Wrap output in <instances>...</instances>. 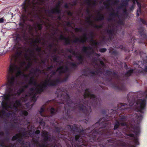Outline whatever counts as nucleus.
<instances>
[{"instance_id":"nucleus-1","label":"nucleus","mask_w":147,"mask_h":147,"mask_svg":"<svg viewBox=\"0 0 147 147\" xmlns=\"http://www.w3.org/2000/svg\"><path fill=\"white\" fill-rule=\"evenodd\" d=\"M29 62L27 66L25 62L21 63L20 66H18L14 64H11L7 69V81L8 94L4 96V99L7 101L11 98H15L16 96L19 95L24 90L25 88L27 86L22 87L16 91L15 85L18 83L17 79L18 78H23L29 80L30 84H33L34 88L32 89L35 92L39 93L42 92L47 85L55 86L57 83L56 80H46L39 84L34 80V75L30 73L29 74L26 75L22 72V71L27 70L31 65Z\"/></svg>"},{"instance_id":"nucleus-22","label":"nucleus","mask_w":147,"mask_h":147,"mask_svg":"<svg viewBox=\"0 0 147 147\" xmlns=\"http://www.w3.org/2000/svg\"><path fill=\"white\" fill-rule=\"evenodd\" d=\"M137 4H138V6L139 7V8H138V10H137V14L138 15H139V13H138V12H140V6L139 5V3H138V2H137Z\"/></svg>"},{"instance_id":"nucleus-2","label":"nucleus","mask_w":147,"mask_h":147,"mask_svg":"<svg viewBox=\"0 0 147 147\" xmlns=\"http://www.w3.org/2000/svg\"><path fill=\"white\" fill-rule=\"evenodd\" d=\"M2 105L3 109L1 111L0 110V117H2L3 115L5 114V111H8L9 110V109L12 110H14L16 111H17V113H20L21 115L26 116L28 114V113L23 109L22 106L21 105L20 102L18 101H16L15 103L13 105L7 102L3 101Z\"/></svg>"},{"instance_id":"nucleus-4","label":"nucleus","mask_w":147,"mask_h":147,"mask_svg":"<svg viewBox=\"0 0 147 147\" xmlns=\"http://www.w3.org/2000/svg\"><path fill=\"white\" fill-rule=\"evenodd\" d=\"M84 97L85 98L87 97L90 98V100H93V101L95 100L96 99L95 96L92 94L88 89H86L85 90L84 94Z\"/></svg>"},{"instance_id":"nucleus-11","label":"nucleus","mask_w":147,"mask_h":147,"mask_svg":"<svg viewBox=\"0 0 147 147\" xmlns=\"http://www.w3.org/2000/svg\"><path fill=\"white\" fill-rule=\"evenodd\" d=\"M86 38L85 36H84L83 38H82L80 39L77 38L76 39V40L75 41L76 42H84L86 41Z\"/></svg>"},{"instance_id":"nucleus-33","label":"nucleus","mask_w":147,"mask_h":147,"mask_svg":"<svg viewBox=\"0 0 147 147\" xmlns=\"http://www.w3.org/2000/svg\"><path fill=\"white\" fill-rule=\"evenodd\" d=\"M60 38L61 39H64V38L63 36H61L60 37Z\"/></svg>"},{"instance_id":"nucleus-10","label":"nucleus","mask_w":147,"mask_h":147,"mask_svg":"<svg viewBox=\"0 0 147 147\" xmlns=\"http://www.w3.org/2000/svg\"><path fill=\"white\" fill-rule=\"evenodd\" d=\"M132 104H131V103L130 104L129 106L127 105L122 104L121 107V109H127L130 107L132 108Z\"/></svg>"},{"instance_id":"nucleus-7","label":"nucleus","mask_w":147,"mask_h":147,"mask_svg":"<svg viewBox=\"0 0 147 147\" xmlns=\"http://www.w3.org/2000/svg\"><path fill=\"white\" fill-rule=\"evenodd\" d=\"M42 136L44 137L45 140H48L49 138L48 133L45 131H43L42 132Z\"/></svg>"},{"instance_id":"nucleus-34","label":"nucleus","mask_w":147,"mask_h":147,"mask_svg":"<svg viewBox=\"0 0 147 147\" xmlns=\"http://www.w3.org/2000/svg\"><path fill=\"white\" fill-rule=\"evenodd\" d=\"M94 45H97V43L96 42H95V41H94Z\"/></svg>"},{"instance_id":"nucleus-14","label":"nucleus","mask_w":147,"mask_h":147,"mask_svg":"<svg viewBox=\"0 0 147 147\" xmlns=\"http://www.w3.org/2000/svg\"><path fill=\"white\" fill-rule=\"evenodd\" d=\"M130 136H131L132 137H133L134 138V142H135V143L136 144L138 145L139 144L138 142V138L137 137H134V134H130Z\"/></svg>"},{"instance_id":"nucleus-17","label":"nucleus","mask_w":147,"mask_h":147,"mask_svg":"<svg viewBox=\"0 0 147 147\" xmlns=\"http://www.w3.org/2000/svg\"><path fill=\"white\" fill-rule=\"evenodd\" d=\"M30 1L29 0V1H28V3H27V2H26V1L25 3H24V6H23V7L25 9V10L26 9V5H28V6H29L30 5Z\"/></svg>"},{"instance_id":"nucleus-3","label":"nucleus","mask_w":147,"mask_h":147,"mask_svg":"<svg viewBox=\"0 0 147 147\" xmlns=\"http://www.w3.org/2000/svg\"><path fill=\"white\" fill-rule=\"evenodd\" d=\"M136 104V107L137 110L140 113H144L146 106V99L138 100Z\"/></svg>"},{"instance_id":"nucleus-36","label":"nucleus","mask_w":147,"mask_h":147,"mask_svg":"<svg viewBox=\"0 0 147 147\" xmlns=\"http://www.w3.org/2000/svg\"><path fill=\"white\" fill-rule=\"evenodd\" d=\"M26 107H27V108H26V109H28V106H27V105H26Z\"/></svg>"},{"instance_id":"nucleus-25","label":"nucleus","mask_w":147,"mask_h":147,"mask_svg":"<svg viewBox=\"0 0 147 147\" xmlns=\"http://www.w3.org/2000/svg\"><path fill=\"white\" fill-rule=\"evenodd\" d=\"M55 110L53 108H51L50 110L51 112V113L53 114L55 112Z\"/></svg>"},{"instance_id":"nucleus-42","label":"nucleus","mask_w":147,"mask_h":147,"mask_svg":"<svg viewBox=\"0 0 147 147\" xmlns=\"http://www.w3.org/2000/svg\"><path fill=\"white\" fill-rule=\"evenodd\" d=\"M133 147H135L134 146H133Z\"/></svg>"},{"instance_id":"nucleus-6","label":"nucleus","mask_w":147,"mask_h":147,"mask_svg":"<svg viewBox=\"0 0 147 147\" xmlns=\"http://www.w3.org/2000/svg\"><path fill=\"white\" fill-rule=\"evenodd\" d=\"M67 69V68L66 66L61 67H59L57 69V72H58L60 74L66 71Z\"/></svg>"},{"instance_id":"nucleus-20","label":"nucleus","mask_w":147,"mask_h":147,"mask_svg":"<svg viewBox=\"0 0 147 147\" xmlns=\"http://www.w3.org/2000/svg\"><path fill=\"white\" fill-rule=\"evenodd\" d=\"M29 98L28 96L26 95L24 97H22V100L23 101H24L25 102L26 100L28 99Z\"/></svg>"},{"instance_id":"nucleus-26","label":"nucleus","mask_w":147,"mask_h":147,"mask_svg":"<svg viewBox=\"0 0 147 147\" xmlns=\"http://www.w3.org/2000/svg\"><path fill=\"white\" fill-rule=\"evenodd\" d=\"M82 50L84 52H86L87 50V47H84L83 48Z\"/></svg>"},{"instance_id":"nucleus-39","label":"nucleus","mask_w":147,"mask_h":147,"mask_svg":"<svg viewBox=\"0 0 147 147\" xmlns=\"http://www.w3.org/2000/svg\"><path fill=\"white\" fill-rule=\"evenodd\" d=\"M121 125H124V124L122 123V124H121Z\"/></svg>"},{"instance_id":"nucleus-8","label":"nucleus","mask_w":147,"mask_h":147,"mask_svg":"<svg viewBox=\"0 0 147 147\" xmlns=\"http://www.w3.org/2000/svg\"><path fill=\"white\" fill-rule=\"evenodd\" d=\"M132 131H134L135 135L137 136L138 135L140 131V127H135L133 129Z\"/></svg>"},{"instance_id":"nucleus-38","label":"nucleus","mask_w":147,"mask_h":147,"mask_svg":"<svg viewBox=\"0 0 147 147\" xmlns=\"http://www.w3.org/2000/svg\"><path fill=\"white\" fill-rule=\"evenodd\" d=\"M41 123H41V122H40V125H41Z\"/></svg>"},{"instance_id":"nucleus-21","label":"nucleus","mask_w":147,"mask_h":147,"mask_svg":"<svg viewBox=\"0 0 147 147\" xmlns=\"http://www.w3.org/2000/svg\"><path fill=\"white\" fill-rule=\"evenodd\" d=\"M77 57L80 60L82 61V55H80Z\"/></svg>"},{"instance_id":"nucleus-31","label":"nucleus","mask_w":147,"mask_h":147,"mask_svg":"<svg viewBox=\"0 0 147 147\" xmlns=\"http://www.w3.org/2000/svg\"><path fill=\"white\" fill-rule=\"evenodd\" d=\"M40 131L39 130H37L36 131V134H38L40 133Z\"/></svg>"},{"instance_id":"nucleus-19","label":"nucleus","mask_w":147,"mask_h":147,"mask_svg":"<svg viewBox=\"0 0 147 147\" xmlns=\"http://www.w3.org/2000/svg\"><path fill=\"white\" fill-rule=\"evenodd\" d=\"M133 71V70L131 69L128 71L127 73H126V75L127 76H129L131 73H132Z\"/></svg>"},{"instance_id":"nucleus-15","label":"nucleus","mask_w":147,"mask_h":147,"mask_svg":"<svg viewBox=\"0 0 147 147\" xmlns=\"http://www.w3.org/2000/svg\"><path fill=\"white\" fill-rule=\"evenodd\" d=\"M80 109H83V110H84V109H86V111H88V112H89V111H90V112L91 111H90V107H89L88 108V109H87L86 108V107H84V106H82L81 108H80Z\"/></svg>"},{"instance_id":"nucleus-12","label":"nucleus","mask_w":147,"mask_h":147,"mask_svg":"<svg viewBox=\"0 0 147 147\" xmlns=\"http://www.w3.org/2000/svg\"><path fill=\"white\" fill-rule=\"evenodd\" d=\"M1 135H3V133L0 132ZM0 146L1 147H11L6 144L4 142L2 141L0 142Z\"/></svg>"},{"instance_id":"nucleus-32","label":"nucleus","mask_w":147,"mask_h":147,"mask_svg":"<svg viewBox=\"0 0 147 147\" xmlns=\"http://www.w3.org/2000/svg\"><path fill=\"white\" fill-rule=\"evenodd\" d=\"M142 22L143 24H146V22L144 20H142Z\"/></svg>"},{"instance_id":"nucleus-28","label":"nucleus","mask_w":147,"mask_h":147,"mask_svg":"<svg viewBox=\"0 0 147 147\" xmlns=\"http://www.w3.org/2000/svg\"><path fill=\"white\" fill-rule=\"evenodd\" d=\"M38 29L39 30H40L42 28V26L40 24H39V25H38Z\"/></svg>"},{"instance_id":"nucleus-5","label":"nucleus","mask_w":147,"mask_h":147,"mask_svg":"<svg viewBox=\"0 0 147 147\" xmlns=\"http://www.w3.org/2000/svg\"><path fill=\"white\" fill-rule=\"evenodd\" d=\"M145 60H143V63L142 64V65H141L142 67L144 66V69H143V68L141 67L139 68V69H138V70H139L138 71V72H142L144 70L145 71L147 72V57H146V59H145Z\"/></svg>"},{"instance_id":"nucleus-41","label":"nucleus","mask_w":147,"mask_h":147,"mask_svg":"<svg viewBox=\"0 0 147 147\" xmlns=\"http://www.w3.org/2000/svg\"><path fill=\"white\" fill-rule=\"evenodd\" d=\"M131 128H132V126H131Z\"/></svg>"},{"instance_id":"nucleus-13","label":"nucleus","mask_w":147,"mask_h":147,"mask_svg":"<svg viewBox=\"0 0 147 147\" xmlns=\"http://www.w3.org/2000/svg\"><path fill=\"white\" fill-rule=\"evenodd\" d=\"M136 117L137 119L136 121L138 123L140 122L143 118L142 116V115L140 114L138 115V113L136 115Z\"/></svg>"},{"instance_id":"nucleus-35","label":"nucleus","mask_w":147,"mask_h":147,"mask_svg":"<svg viewBox=\"0 0 147 147\" xmlns=\"http://www.w3.org/2000/svg\"><path fill=\"white\" fill-rule=\"evenodd\" d=\"M34 4H35V3L34 2H32V4H33V6H34Z\"/></svg>"},{"instance_id":"nucleus-40","label":"nucleus","mask_w":147,"mask_h":147,"mask_svg":"<svg viewBox=\"0 0 147 147\" xmlns=\"http://www.w3.org/2000/svg\"><path fill=\"white\" fill-rule=\"evenodd\" d=\"M75 138H76V140H77V139H77V138H76V136Z\"/></svg>"},{"instance_id":"nucleus-23","label":"nucleus","mask_w":147,"mask_h":147,"mask_svg":"<svg viewBox=\"0 0 147 147\" xmlns=\"http://www.w3.org/2000/svg\"><path fill=\"white\" fill-rule=\"evenodd\" d=\"M31 98H32V100L33 101H35L36 100V98H35V94H34V95L33 96H32L31 97Z\"/></svg>"},{"instance_id":"nucleus-24","label":"nucleus","mask_w":147,"mask_h":147,"mask_svg":"<svg viewBox=\"0 0 147 147\" xmlns=\"http://www.w3.org/2000/svg\"><path fill=\"white\" fill-rule=\"evenodd\" d=\"M106 49L105 48L101 49H100V51L101 52H104L106 51Z\"/></svg>"},{"instance_id":"nucleus-9","label":"nucleus","mask_w":147,"mask_h":147,"mask_svg":"<svg viewBox=\"0 0 147 147\" xmlns=\"http://www.w3.org/2000/svg\"><path fill=\"white\" fill-rule=\"evenodd\" d=\"M21 139V135L20 134H16L15 136H13L12 138L13 140H20Z\"/></svg>"},{"instance_id":"nucleus-30","label":"nucleus","mask_w":147,"mask_h":147,"mask_svg":"<svg viewBox=\"0 0 147 147\" xmlns=\"http://www.w3.org/2000/svg\"><path fill=\"white\" fill-rule=\"evenodd\" d=\"M100 65H102V66H103L104 65V63L102 61H100Z\"/></svg>"},{"instance_id":"nucleus-37","label":"nucleus","mask_w":147,"mask_h":147,"mask_svg":"<svg viewBox=\"0 0 147 147\" xmlns=\"http://www.w3.org/2000/svg\"><path fill=\"white\" fill-rule=\"evenodd\" d=\"M26 106V105H25L24 106H23V107L24 108V109H25V107Z\"/></svg>"},{"instance_id":"nucleus-16","label":"nucleus","mask_w":147,"mask_h":147,"mask_svg":"<svg viewBox=\"0 0 147 147\" xmlns=\"http://www.w3.org/2000/svg\"><path fill=\"white\" fill-rule=\"evenodd\" d=\"M44 111H45L44 108H41L40 109V114L41 116H43V117H44L45 116V115H43L42 113L43 112H44Z\"/></svg>"},{"instance_id":"nucleus-29","label":"nucleus","mask_w":147,"mask_h":147,"mask_svg":"<svg viewBox=\"0 0 147 147\" xmlns=\"http://www.w3.org/2000/svg\"><path fill=\"white\" fill-rule=\"evenodd\" d=\"M4 21V19L3 18L0 19V23H2Z\"/></svg>"},{"instance_id":"nucleus-27","label":"nucleus","mask_w":147,"mask_h":147,"mask_svg":"<svg viewBox=\"0 0 147 147\" xmlns=\"http://www.w3.org/2000/svg\"><path fill=\"white\" fill-rule=\"evenodd\" d=\"M143 96L145 97V98H146L147 97V90L146 91V92L144 93Z\"/></svg>"},{"instance_id":"nucleus-18","label":"nucleus","mask_w":147,"mask_h":147,"mask_svg":"<svg viewBox=\"0 0 147 147\" xmlns=\"http://www.w3.org/2000/svg\"><path fill=\"white\" fill-rule=\"evenodd\" d=\"M119 123L118 121H116L114 126V129H115L117 128L119 125Z\"/></svg>"}]
</instances>
